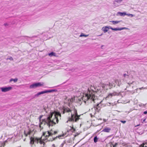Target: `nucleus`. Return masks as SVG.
<instances>
[{
    "label": "nucleus",
    "instance_id": "b1692460",
    "mask_svg": "<svg viewBox=\"0 0 147 147\" xmlns=\"http://www.w3.org/2000/svg\"><path fill=\"white\" fill-rule=\"evenodd\" d=\"M65 143H66V141H64L60 145L59 147H63V146Z\"/></svg>",
    "mask_w": 147,
    "mask_h": 147
},
{
    "label": "nucleus",
    "instance_id": "603ef678",
    "mask_svg": "<svg viewBox=\"0 0 147 147\" xmlns=\"http://www.w3.org/2000/svg\"><path fill=\"white\" fill-rule=\"evenodd\" d=\"M143 88V87L142 88H140V89H141L142 88Z\"/></svg>",
    "mask_w": 147,
    "mask_h": 147
},
{
    "label": "nucleus",
    "instance_id": "f03ea898",
    "mask_svg": "<svg viewBox=\"0 0 147 147\" xmlns=\"http://www.w3.org/2000/svg\"><path fill=\"white\" fill-rule=\"evenodd\" d=\"M53 115V114H51L46 119H44L42 120V122L44 123V124H47L49 127L50 126H53L54 125L56 124L55 121H56L57 123H58L59 120L57 117L56 115H55V119L53 120H51V118Z\"/></svg>",
    "mask_w": 147,
    "mask_h": 147
},
{
    "label": "nucleus",
    "instance_id": "bb28decb",
    "mask_svg": "<svg viewBox=\"0 0 147 147\" xmlns=\"http://www.w3.org/2000/svg\"><path fill=\"white\" fill-rule=\"evenodd\" d=\"M39 142L40 144H43L44 145L45 144V142H44L43 141L41 140H40V141Z\"/></svg>",
    "mask_w": 147,
    "mask_h": 147
},
{
    "label": "nucleus",
    "instance_id": "ea45409f",
    "mask_svg": "<svg viewBox=\"0 0 147 147\" xmlns=\"http://www.w3.org/2000/svg\"><path fill=\"white\" fill-rule=\"evenodd\" d=\"M31 131H28V134H28V135H30V134H31Z\"/></svg>",
    "mask_w": 147,
    "mask_h": 147
},
{
    "label": "nucleus",
    "instance_id": "f704fd0d",
    "mask_svg": "<svg viewBox=\"0 0 147 147\" xmlns=\"http://www.w3.org/2000/svg\"><path fill=\"white\" fill-rule=\"evenodd\" d=\"M36 97V96H35V95L33 96H32L31 97V99H30V100H31L32 99Z\"/></svg>",
    "mask_w": 147,
    "mask_h": 147
},
{
    "label": "nucleus",
    "instance_id": "c756f323",
    "mask_svg": "<svg viewBox=\"0 0 147 147\" xmlns=\"http://www.w3.org/2000/svg\"><path fill=\"white\" fill-rule=\"evenodd\" d=\"M109 103L112 106H114L116 104V103H115V102L114 103Z\"/></svg>",
    "mask_w": 147,
    "mask_h": 147
},
{
    "label": "nucleus",
    "instance_id": "49530a36",
    "mask_svg": "<svg viewBox=\"0 0 147 147\" xmlns=\"http://www.w3.org/2000/svg\"><path fill=\"white\" fill-rule=\"evenodd\" d=\"M52 146L53 147H55V145L54 144H53Z\"/></svg>",
    "mask_w": 147,
    "mask_h": 147
},
{
    "label": "nucleus",
    "instance_id": "a878e982",
    "mask_svg": "<svg viewBox=\"0 0 147 147\" xmlns=\"http://www.w3.org/2000/svg\"><path fill=\"white\" fill-rule=\"evenodd\" d=\"M43 116V115H41L39 117V119H40V122L41 123L40 124H41L42 123H41L42 122V121L41 122V119L42 118V117Z\"/></svg>",
    "mask_w": 147,
    "mask_h": 147
},
{
    "label": "nucleus",
    "instance_id": "473e14b6",
    "mask_svg": "<svg viewBox=\"0 0 147 147\" xmlns=\"http://www.w3.org/2000/svg\"><path fill=\"white\" fill-rule=\"evenodd\" d=\"M123 0H115V1L117 3L120 2L122 1Z\"/></svg>",
    "mask_w": 147,
    "mask_h": 147
},
{
    "label": "nucleus",
    "instance_id": "72a5a7b5",
    "mask_svg": "<svg viewBox=\"0 0 147 147\" xmlns=\"http://www.w3.org/2000/svg\"><path fill=\"white\" fill-rule=\"evenodd\" d=\"M118 144L117 143H115L114 145L112 144L113 145V147H116L117 146V145Z\"/></svg>",
    "mask_w": 147,
    "mask_h": 147
},
{
    "label": "nucleus",
    "instance_id": "69168bd1",
    "mask_svg": "<svg viewBox=\"0 0 147 147\" xmlns=\"http://www.w3.org/2000/svg\"><path fill=\"white\" fill-rule=\"evenodd\" d=\"M147 144V143H146Z\"/></svg>",
    "mask_w": 147,
    "mask_h": 147
},
{
    "label": "nucleus",
    "instance_id": "e2e57ef3",
    "mask_svg": "<svg viewBox=\"0 0 147 147\" xmlns=\"http://www.w3.org/2000/svg\"><path fill=\"white\" fill-rule=\"evenodd\" d=\"M136 89V90H137V89Z\"/></svg>",
    "mask_w": 147,
    "mask_h": 147
},
{
    "label": "nucleus",
    "instance_id": "4c0bfd02",
    "mask_svg": "<svg viewBox=\"0 0 147 147\" xmlns=\"http://www.w3.org/2000/svg\"><path fill=\"white\" fill-rule=\"evenodd\" d=\"M8 59L11 60H13V58L11 57H10Z\"/></svg>",
    "mask_w": 147,
    "mask_h": 147
},
{
    "label": "nucleus",
    "instance_id": "5fc2aeb1",
    "mask_svg": "<svg viewBox=\"0 0 147 147\" xmlns=\"http://www.w3.org/2000/svg\"><path fill=\"white\" fill-rule=\"evenodd\" d=\"M139 125H137V126H139Z\"/></svg>",
    "mask_w": 147,
    "mask_h": 147
},
{
    "label": "nucleus",
    "instance_id": "20e7f679",
    "mask_svg": "<svg viewBox=\"0 0 147 147\" xmlns=\"http://www.w3.org/2000/svg\"><path fill=\"white\" fill-rule=\"evenodd\" d=\"M74 112L73 113H71V117H68V120L71 122H77L80 119V116L78 114L77 110L75 109L74 107L73 108Z\"/></svg>",
    "mask_w": 147,
    "mask_h": 147
},
{
    "label": "nucleus",
    "instance_id": "a18cd8bd",
    "mask_svg": "<svg viewBox=\"0 0 147 147\" xmlns=\"http://www.w3.org/2000/svg\"><path fill=\"white\" fill-rule=\"evenodd\" d=\"M24 134L26 136H28V134H26L25 133H24Z\"/></svg>",
    "mask_w": 147,
    "mask_h": 147
},
{
    "label": "nucleus",
    "instance_id": "393cba45",
    "mask_svg": "<svg viewBox=\"0 0 147 147\" xmlns=\"http://www.w3.org/2000/svg\"><path fill=\"white\" fill-rule=\"evenodd\" d=\"M123 76L125 78H129L128 75L126 74H123Z\"/></svg>",
    "mask_w": 147,
    "mask_h": 147
},
{
    "label": "nucleus",
    "instance_id": "bf43d9fd",
    "mask_svg": "<svg viewBox=\"0 0 147 147\" xmlns=\"http://www.w3.org/2000/svg\"><path fill=\"white\" fill-rule=\"evenodd\" d=\"M126 90V89L125 88V90Z\"/></svg>",
    "mask_w": 147,
    "mask_h": 147
},
{
    "label": "nucleus",
    "instance_id": "f3484780",
    "mask_svg": "<svg viewBox=\"0 0 147 147\" xmlns=\"http://www.w3.org/2000/svg\"><path fill=\"white\" fill-rule=\"evenodd\" d=\"M117 15H119L121 16H124L125 15H127V14L125 12H119L117 13Z\"/></svg>",
    "mask_w": 147,
    "mask_h": 147
},
{
    "label": "nucleus",
    "instance_id": "13d9d810",
    "mask_svg": "<svg viewBox=\"0 0 147 147\" xmlns=\"http://www.w3.org/2000/svg\"><path fill=\"white\" fill-rule=\"evenodd\" d=\"M25 139L24 140V141H25Z\"/></svg>",
    "mask_w": 147,
    "mask_h": 147
},
{
    "label": "nucleus",
    "instance_id": "aec40b11",
    "mask_svg": "<svg viewBox=\"0 0 147 147\" xmlns=\"http://www.w3.org/2000/svg\"><path fill=\"white\" fill-rule=\"evenodd\" d=\"M48 55L50 57H52L53 56H55V53L53 52H52L48 54Z\"/></svg>",
    "mask_w": 147,
    "mask_h": 147
},
{
    "label": "nucleus",
    "instance_id": "864d4df0",
    "mask_svg": "<svg viewBox=\"0 0 147 147\" xmlns=\"http://www.w3.org/2000/svg\"><path fill=\"white\" fill-rule=\"evenodd\" d=\"M143 147H147V146H143Z\"/></svg>",
    "mask_w": 147,
    "mask_h": 147
},
{
    "label": "nucleus",
    "instance_id": "412c9836",
    "mask_svg": "<svg viewBox=\"0 0 147 147\" xmlns=\"http://www.w3.org/2000/svg\"><path fill=\"white\" fill-rule=\"evenodd\" d=\"M18 80V79L17 78H16L15 79L11 78V79H10L9 82H11L12 81H13L15 82H16Z\"/></svg>",
    "mask_w": 147,
    "mask_h": 147
},
{
    "label": "nucleus",
    "instance_id": "9d476101",
    "mask_svg": "<svg viewBox=\"0 0 147 147\" xmlns=\"http://www.w3.org/2000/svg\"><path fill=\"white\" fill-rule=\"evenodd\" d=\"M110 29L113 30L117 31V30H121L124 29H128V28L126 27H123L120 28H113L109 26Z\"/></svg>",
    "mask_w": 147,
    "mask_h": 147
},
{
    "label": "nucleus",
    "instance_id": "6ab92c4d",
    "mask_svg": "<svg viewBox=\"0 0 147 147\" xmlns=\"http://www.w3.org/2000/svg\"><path fill=\"white\" fill-rule=\"evenodd\" d=\"M122 21L121 20V21H110V22H112L113 23V24H117L118 23H119L120 22H121Z\"/></svg>",
    "mask_w": 147,
    "mask_h": 147
},
{
    "label": "nucleus",
    "instance_id": "4468645a",
    "mask_svg": "<svg viewBox=\"0 0 147 147\" xmlns=\"http://www.w3.org/2000/svg\"><path fill=\"white\" fill-rule=\"evenodd\" d=\"M109 29H110L109 26H106L105 27H103L102 28V30L105 33L108 31Z\"/></svg>",
    "mask_w": 147,
    "mask_h": 147
},
{
    "label": "nucleus",
    "instance_id": "2f4dec72",
    "mask_svg": "<svg viewBox=\"0 0 147 147\" xmlns=\"http://www.w3.org/2000/svg\"><path fill=\"white\" fill-rule=\"evenodd\" d=\"M73 101V100L72 98H71V99H70V102H69V104H71Z\"/></svg>",
    "mask_w": 147,
    "mask_h": 147
},
{
    "label": "nucleus",
    "instance_id": "de8ad7c7",
    "mask_svg": "<svg viewBox=\"0 0 147 147\" xmlns=\"http://www.w3.org/2000/svg\"><path fill=\"white\" fill-rule=\"evenodd\" d=\"M132 83H128V84H131Z\"/></svg>",
    "mask_w": 147,
    "mask_h": 147
},
{
    "label": "nucleus",
    "instance_id": "5701e85b",
    "mask_svg": "<svg viewBox=\"0 0 147 147\" xmlns=\"http://www.w3.org/2000/svg\"><path fill=\"white\" fill-rule=\"evenodd\" d=\"M88 36V35H85L84 34H83V33H82L80 35V37H82V36H85V37H87Z\"/></svg>",
    "mask_w": 147,
    "mask_h": 147
},
{
    "label": "nucleus",
    "instance_id": "7c9ffc66",
    "mask_svg": "<svg viewBox=\"0 0 147 147\" xmlns=\"http://www.w3.org/2000/svg\"><path fill=\"white\" fill-rule=\"evenodd\" d=\"M128 16H130L131 17H132L134 15L131 14H127Z\"/></svg>",
    "mask_w": 147,
    "mask_h": 147
},
{
    "label": "nucleus",
    "instance_id": "39448f33",
    "mask_svg": "<svg viewBox=\"0 0 147 147\" xmlns=\"http://www.w3.org/2000/svg\"><path fill=\"white\" fill-rule=\"evenodd\" d=\"M43 82H37L35 83L31 84L30 86V88H35L37 87H40L43 86Z\"/></svg>",
    "mask_w": 147,
    "mask_h": 147
},
{
    "label": "nucleus",
    "instance_id": "6e6d98bb",
    "mask_svg": "<svg viewBox=\"0 0 147 147\" xmlns=\"http://www.w3.org/2000/svg\"><path fill=\"white\" fill-rule=\"evenodd\" d=\"M127 91H128L131 92V91H129V90H128Z\"/></svg>",
    "mask_w": 147,
    "mask_h": 147
},
{
    "label": "nucleus",
    "instance_id": "4be33fe9",
    "mask_svg": "<svg viewBox=\"0 0 147 147\" xmlns=\"http://www.w3.org/2000/svg\"><path fill=\"white\" fill-rule=\"evenodd\" d=\"M98 138L97 137V136H95L94 138V143H96L97 141Z\"/></svg>",
    "mask_w": 147,
    "mask_h": 147
},
{
    "label": "nucleus",
    "instance_id": "0e129e2a",
    "mask_svg": "<svg viewBox=\"0 0 147 147\" xmlns=\"http://www.w3.org/2000/svg\"><path fill=\"white\" fill-rule=\"evenodd\" d=\"M126 147H128V146H126Z\"/></svg>",
    "mask_w": 147,
    "mask_h": 147
},
{
    "label": "nucleus",
    "instance_id": "ddd939ff",
    "mask_svg": "<svg viewBox=\"0 0 147 147\" xmlns=\"http://www.w3.org/2000/svg\"><path fill=\"white\" fill-rule=\"evenodd\" d=\"M57 91V90L56 89H50L48 90H44L45 93H51L52 92H54Z\"/></svg>",
    "mask_w": 147,
    "mask_h": 147
},
{
    "label": "nucleus",
    "instance_id": "a211bd4d",
    "mask_svg": "<svg viewBox=\"0 0 147 147\" xmlns=\"http://www.w3.org/2000/svg\"><path fill=\"white\" fill-rule=\"evenodd\" d=\"M111 130V129L110 128H105L102 130V131L106 132H109Z\"/></svg>",
    "mask_w": 147,
    "mask_h": 147
},
{
    "label": "nucleus",
    "instance_id": "6e6552de",
    "mask_svg": "<svg viewBox=\"0 0 147 147\" xmlns=\"http://www.w3.org/2000/svg\"><path fill=\"white\" fill-rule=\"evenodd\" d=\"M12 88L11 87L9 86L8 87H1L0 88L2 92H6L10 90Z\"/></svg>",
    "mask_w": 147,
    "mask_h": 147
},
{
    "label": "nucleus",
    "instance_id": "f257e3e1",
    "mask_svg": "<svg viewBox=\"0 0 147 147\" xmlns=\"http://www.w3.org/2000/svg\"><path fill=\"white\" fill-rule=\"evenodd\" d=\"M91 90L89 88H88V91L86 94L85 97L83 99L84 101L86 103V101L87 102L91 103L92 101L95 102L94 100L97 98V97L95 95V93L96 92V88L95 86H91L90 87Z\"/></svg>",
    "mask_w": 147,
    "mask_h": 147
},
{
    "label": "nucleus",
    "instance_id": "f8f14e48",
    "mask_svg": "<svg viewBox=\"0 0 147 147\" xmlns=\"http://www.w3.org/2000/svg\"><path fill=\"white\" fill-rule=\"evenodd\" d=\"M13 138V137H12L11 138H8L7 140L5 141L4 142H0V147H1L2 146H4L5 145L6 142H7V141H10Z\"/></svg>",
    "mask_w": 147,
    "mask_h": 147
},
{
    "label": "nucleus",
    "instance_id": "c03bdc74",
    "mask_svg": "<svg viewBox=\"0 0 147 147\" xmlns=\"http://www.w3.org/2000/svg\"><path fill=\"white\" fill-rule=\"evenodd\" d=\"M57 132L55 131H54V135L57 134Z\"/></svg>",
    "mask_w": 147,
    "mask_h": 147
},
{
    "label": "nucleus",
    "instance_id": "c9c22d12",
    "mask_svg": "<svg viewBox=\"0 0 147 147\" xmlns=\"http://www.w3.org/2000/svg\"><path fill=\"white\" fill-rule=\"evenodd\" d=\"M146 119H143L142 120V123H143L144 122H147V121H146Z\"/></svg>",
    "mask_w": 147,
    "mask_h": 147
},
{
    "label": "nucleus",
    "instance_id": "c85d7f7f",
    "mask_svg": "<svg viewBox=\"0 0 147 147\" xmlns=\"http://www.w3.org/2000/svg\"><path fill=\"white\" fill-rule=\"evenodd\" d=\"M56 115L57 117V116H59L60 117H61V114L60 113H58L57 115Z\"/></svg>",
    "mask_w": 147,
    "mask_h": 147
},
{
    "label": "nucleus",
    "instance_id": "a19ab883",
    "mask_svg": "<svg viewBox=\"0 0 147 147\" xmlns=\"http://www.w3.org/2000/svg\"><path fill=\"white\" fill-rule=\"evenodd\" d=\"M4 25L5 26H8V24L7 23H5L4 24Z\"/></svg>",
    "mask_w": 147,
    "mask_h": 147
},
{
    "label": "nucleus",
    "instance_id": "680f3d73",
    "mask_svg": "<svg viewBox=\"0 0 147 147\" xmlns=\"http://www.w3.org/2000/svg\"><path fill=\"white\" fill-rule=\"evenodd\" d=\"M70 105V104H69V105H69V106H70V105Z\"/></svg>",
    "mask_w": 147,
    "mask_h": 147
},
{
    "label": "nucleus",
    "instance_id": "e433bc0d",
    "mask_svg": "<svg viewBox=\"0 0 147 147\" xmlns=\"http://www.w3.org/2000/svg\"><path fill=\"white\" fill-rule=\"evenodd\" d=\"M121 122L123 123H126V121H121Z\"/></svg>",
    "mask_w": 147,
    "mask_h": 147
},
{
    "label": "nucleus",
    "instance_id": "79ce46f5",
    "mask_svg": "<svg viewBox=\"0 0 147 147\" xmlns=\"http://www.w3.org/2000/svg\"><path fill=\"white\" fill-rule=\"evenodd\" d=\"M78 134H79L78 133H76V134L74 136L75 137H76V136H78Z\"/></svg>",
    "mask_w": 147,
    "mask_h": 147
},
{
    "label": "nucleus",
    "instance_id": "dca6fc26",
    "mask_svg": "<svg viewBox=\"0 0 147 147\" xmlns=\"http://www.w3.org/2000/svg\"><path fill=\"white\" fill-rule=\"evenodd\" d=\"M45 94L44 90L42 91L38 92L37 94L35 95V96H36V97H38L41 95L43 94Z\"/></svg>",
    "mask_w": 147,
    "mask_h": 147
},
{
    "label": "nucleus",
    "instance_id": "9b49d317",
    "mask_svg": "<svg viewBox=\"0 0 147 147\" xmlns=\"http://www.w3.org/2000/svg\"><path fill=\"white\" fill-rule=\"evenodd\" d=\"M121 95V94L120 92L118 93L116 92H114L113 93H110L108 96L106 98H109L110 96H114L115 95L119 96Z\"/></svg>",
    "mask_w": 147,
    "mask_h": 147
},
{
    "label": "nucleus",
    "instance_id": "0eeeda50",
    "mask_svg": "<svg viewBox=\"0 0 147 147\" xmlns=\"http://www.w3.org/2000/svg\"><path fill=\"white\" fill-rule=\"evenodd\" d=\"M30 144H33L34 143V142H36L37 143H38V141L39 140V139L38 138H32V137H30Z\"/></svg>",
    "mask_w": 147,
    "mask_h": 147
},
{
    "label": "nucleus",
    "instance_id": "1a4fd4ad",
    "mask_svg": "<svg viewBox=\"0 0 147 147\" xmlns=\"http://www.w3.org/2000/svg\"><path fill=\"white\" fill-rule=\"evenodd\" d=\"M101 105H102L100 102L94 106L95 109L96 111L98 112L100 110Z\"/></svg>",
    "mask_w": 147,
    "mask_h": 147
},
{
    "label": "nucleus",
    "instance_id": "4d7b16f0",
    "mask_svg": "<svg viewBox=\"0 0 147 147\" xmlns=\"http://www.w3.org/2000/svg\"><path fill=\"white\" fill-rule=\"evenodd\" d=\"M40 127H41L40 125Z\"/></svg>",
    "mask_w": 147,
    "mask_h": 147
},
{
    "label": "nucleus",
    "instance_id": "cd10ccee",
    "mask_svg": "<svg viewBox=\"0 0 147 147\" xmlns=\"http://www.w3.org/2000/svg\"><path fill=\"white\" fill-rule=\"evenodd\" d=\"M66 143H65V144H67L68 143H71V141L70 140H67V141H66Z\"/></svg>",
    "mask_w": 147,
    "mask_h": 147
},
{
    "label": "nucleus",
    "instance_id": "37998d69",
    "mask_svg": "<svg viewBox=\"0 0 147 147\" xmlns=\"http://www.w3.org/2000/svg\"><path fill=\"white\" fill-rule=\"evenodd\" d=\"M71 128L73 129V131H72V132H73V131H75V130L74 129V127H71Z\"/></svg>",
    "mask_w": 147,
    "mask_h": 147
},
{
    "label": "nucleus",
    "instance_id": "58836bf2",
    "mask_svg": "<svg viewBox=\"0 0 147 147\" xmlns=\"http://www.w3.org/2000/svg\"><path fill=\"white\" fill-rule=\"evenodd\" d=\"M143 113L144 114H147V111H145L143 112Z\"/></svg>",
    "mask_w": 147,
    "mask_h": 147
},
{
    "label": "nucleus",
    "instance_id": "052dcab7",
    "mask_svg": "<svg viewBox=\"0 0 147 147\" xmlns=\"http://www.w3.org/2000/svg\"><path fill=\"white\" fill-rule=\"evenodd\" d=\"M70 105V104H69V105H69V106H70V105Z\"/></svg>",
    "mask_w": 147,
    "mask_h": 147
},
{
    "label": "nucleus",
    "instance_id": "8fccbe9b",
    "mask_svg": "<svg viewBox=\"0 0 147 147\" xmlns=\"http://www.w3.org/2000/svg\"><path fill=\"white\" fill-rule=\"evenodd\" d=\"M98 120H102V119L101 118H99V119H98Z\"/></svg>",
    "mask_w": 147,
    "mask_h": 147
},
{
    "label": "nucleus",
    "instance_id": "7ed1b4c3",
    "mask_svg": "<svg viewBox=\"0 0 147 147\" xmlns=\"http://www.w3.org/2000/svg\"><path fill=\"white\" fill-rule=\"evenodd\" d=\"M54 131L52 130V129L50 130V131H48L47 132H46L45 134H47L45 136V138L48 140L49 141H52L53 140H55L57 138H58L59 139H62L64 135H60L58 136H57L56 137H53L52 138H50L49 139V137L52 136L53 135H54Z\"/></svg>",
    "mask_w": 147,
    "mask_h": 147
},
{
    "label": "nucleus",
    "instance_id": "423d86ee",
    "mask_svg": "<svg viewBox=\"0 0 147 147\" xmlns=\"http://www.w3.org/2000/svg\"><path fill=\"white\" fill-rule=\"evenodd\" d=\"M43 82H37L35 83L31 84L30 86V88H35L37 87H40L43 86Z\"/></svg>",
    "mask_w": 147,
    "mask_h": 147
},
{
    "label": "nucleus",
    "instance_id": "09e8293b",
    "mask_svg": "<svg viewBox=\"0 0 147 147\" xmlns=\"http://www.w3.org/2000/svg\"><path fill=\"white\" fill-rule=\"evenodd\" d=\"M103 120H104L105 122L106 121V120L105 119H103Z\"/></svg>",
    "mask_w": 147,
    "mask_h": 147
},
{
    "label": "nucleus",
    "instance_id": "2eb2a0df",
    "mask_svg": "<svg viewBox=\"0 0 147 147\" xmlns=\"http://www.w3.org/2000/svg\"><path fill=\"white\" fill-rule=\"evenodd\" d=\"M72 111V110L70 109L68 107L65 108L64 109V111L63 112V113L64 114L65 113V112L67 113L69 112H71Z\"/></svg>",
    "mask_w": 147,
    "mask_h": 147
},
{
    "label": "nucleus",
    "instance_id": "3c124183",
    "mask_svg": "<svg viewBox=\"0 0 147 147\" xmlns=\"http://www.w3.org/2000/svg\"><path fill=\"white\" fill-rule=\"evenodd\" d=\"M68 121H69L68 120V121H66V123H67L68 122Z\"/></svg>",
    "mask_w": 147,
    "mask_h": 147
}]
</instances>
